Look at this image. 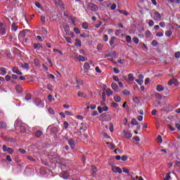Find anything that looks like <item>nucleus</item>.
Here are the masks:
<instances>
[{"label": "nucleus", "mask_w": 180, "mask_h": 180, "mask_svg": "<svg viewBox=\"0 0 180 180\" xmlns=\"http://www.w3.org/2000/svg\"><path fill=\"white\" fill-rule=\"evenodd\" d=\"M100 120L102 122H109L110 120V115L107 113H103L100 115Z\"/></svg>", "instance_id": "39448f33"}, {"label": "nucleus", "mask_w": 180, "mask_h": 180, "mask_svg": "<svg viewBox=\"0 0 180 180\" xmlns=\"http://www.w3.org/2000/svg\"><path fill=\"white\" fill-rule=\"evenodd\" d=\"M41 31H42V33H44V34H47L49 33V32L47 31V28L44 27L41 28Z\"/></svg>", "instance_id": "603ef678"}, {"label": "nucleus", "mask_w": 180, "mask_h": 180, "mask_svg": "<svg viewBox=\"0 0 180 180\" xmlns=\"http://www.w3.org/2000/svg\"><path fill=\"white\" fill-rule=\"evenodd\" d=\"M34 50H39V49H43V46L40 44H34Z\"/></svg>", "instance_id": "a878e982"}, {"label": "nucleus", "mask_w": 180, "mask_h": 180, "mask_svg": "<svg viewBox=\"0 0 180 180\" xmlns=\"http://www.w3.org/2000/svg\"><path fill=\"white\" fill-rule=\"evenodd\" d=\"M69 161H74L75 158H74V154L72 153H69Z\"/></svg>", "instance_id": "79ce46f5"}, {"label": "nucleus", "mask_w": 180, "mask_h": 180, "mask_svg": "<svg viewBox=\"0 0 180 180\" xmlns=\"http://www.w3.org/2000/svg\"><path fill=\"white\" fill-rule=\"evenodd\" d=\"M151 36V32H150V30H148L145 32V37L148 38L150 37Z\"/></svg>", "instance_id": "8fccbe9b"}, {"label": "nucleus", "mask_w": 180, "mask_h": 180, "mask_svg": "<svg viewBox=\"0 0 180 180\" xmlns=\"http://www.w3.org/2000/svg\"><path fill=\"white\" fill-rule=\"evenodd\" d=\"M68 144L70 146L71 150H75V146H77V139H69Z\"/></svg>", "instance_id": "7ed1b4c3"}, {"label": "nucleus", "mask_w": 180, "mask_h": 180, "mask_svg": "<svg viewBox=\"0 0 180 180\" xmlns=\"http://www.w3.org/2000/svg\"><path fill=\"white\" fill-rule=\"evenodd\" d=\"M155 98H157V99H162V96L161 94H160L159 93H156L155 94Z\"/></svg>", "instance_id": "864d4df0"}, {"label": "nucleus", "mask_w": 180, "mask_h": 180, "mask_svg": "<svg viewBox=\"0 0 180 180\" xmlns=\"http://www.w3.org/2000/svg\"><path fill=\"white\" fill-rule=\"evenodd\" d=\"M103 39L105 42L108 41L109 40V37L108 36V34H104L103 36Z\"/></svg>", "instance_id": "3c124183"}, {"label": "nucleus", "mask_w": 180, "mask_h": 180, "mask_svg": "<svg viewBox=\"0 0 180 180\" xmlns=\"http://www.w3.org/2000/svg\"><path fill=\"white\" fill-rule=\"evenodd\" d=\"M88 8L90 11H92L93 12H98V11L99 10V7H98V6H96V4L94 3H89Z\"/></svg>", "instance_id": "20e7f679"}, {"label": "nucleus", "mask_w": 180, "mask_h": 180, "mask_svg": "<svg viewBox=\"0 0 180 180\" xmlns=\"http://www.w3.org/2000/svg\"><path fill=\"white\" fill-rule=\"evenodd\" d=\"M91 169H92L93 175L96 174L97 169H96V166H94V165L91 166Z\"/></svg>", "instance_id": "a18cd8bd"}, {"label": "nucleus", "mask_w": 180, "mask_h": 180, "mask_svg": "<svg viewBox=\"0 0 180 180\" xmlns=\"http://www.w3.org/2000/svg\"><path fill=\"white\" fill-rule=\"evenodd\" d=\"M0 74L1 75H6V69L5 68H0Z\"/></svg>", "instance_id": "cd10ccee"}, {"label": "nucleus", "mask_w": 180, "mask_h": 180, "mask_svg": "<svg viewBox=\"0 0 180 180\" xmlns=\"http://www.w3.org/2000/svg\"><path fill=\"white\" fill-rule=\"evenodd\" d=\"M128 79H129L130 81H134V76H133V74L129 73L128 75Z\"/></svg>", "instance_id": "37998d69"}, {"label": "nucleus", "mask_w": 180, "mask_h": 180, "mask_svg": "<svg viewBox=\"0 0 180 180\" xmlns=\"http://www.w3.org/2000/svg\"><path fill=\"white\" fill-rule=\"evenodd\" d=\"M153 19L156 22H160V20H161V19H162L161 14L158 11H155V15L153 16Z\"/></svg>", "instance_id": "423d86ee"}, {"label": "nucleus", "mask_w": 180, "mask_h": 180, "mask_svg": "<svg viewBox=\"0 0 180 180\" xmlns=\"http://www.w3.org/2000/svg\"><path fill=\"white\" fill-rule=\"evenodd\" d=\"M169 178H171V176L169 175V173H167L164 180H169Z\"/></svg>", "instance_id": "338daca9"}, {"label": "nucleus", "mask_w": 180, "mask_h": 180, "mask_svg": "<svg viewBox=\"0 0 180 180\" xmlns=\"http://www.w3.org/2000/svg\"><path fill=\"white\" fill-rule=\"evenodd\" d=\"M133 41H134L135 44H139L140 39H139L137 37H134Z\"/></svg>", "instance_id": "bf43d9fd"}, {"label": "nucleus", "mask_w": 180, "mask_h": 180, "mask_svg": "<svg viewBox=\"0 0 180 180\" xmlns=\"http://www.w3.org/2000/svg\"><path fill=\"white\" fill-rule=\"evenodd\" d=\"M4 153H8V154H13V149L12 148H8L5 145L3 146Z\"/></svg>", "instance_id": "0eeeda50"}, {"label": "nucleus", "mask_w": 180, "mask_h": 180, "mask_svg": "<svg viewBox=\"0 0 180 180\" xmlns=\"http://www.w3.org/2000/svg\"><path fill=\"white\" fill-rule=\"evenodd\" d=\"M122 133L124 137H126V139H131L132 135H131V133H130V131L127 130H124Z\"/></svg>", "instance_id": "ddd939ff"}, {"label": "nucleus", "mask_w": 180, "mask_h": 180, "mask_svg": "<svg viewBox=\"0 0 180 180\" xmlns=\"http://www.w3.org/2000/svg\"><path fill=\"white\" fill-rule=\"evenodd\" d=\"M84 72H88L89 68H91V65L88 63H85L84 65Z\"/></svg>", "instance_id": "a211bd4d"}, {"label": "nucleus", "mask_w": 180, "mask_h": 180, "mask_svg": "<svg viewBox=\"0 0 180 180\" xmlns=\"http://www.w3.org/2000/svg\"><path fill=\"white\" fill-rule=\"evenodd\" d=\"M152 46H154L155 47V46L158 45V41H157V40H153L151 43Z\"/></svg>", "instance_id": "680f3d73"}, {"label": "nucleus", "mask_w": 180, "mask_h": 180, "mask_svg": "<svg viewBox=\"0 0 180 180\" xmlns=\"http://www.w3.org/2000/svg\"><path fill=\"white\" fill-rule=\"evenodd\" d=\"M62 177L63 179H68V171L65 170L62 173Z\"/></svg>", "instance_id": "5701e85b"}, {"label": "nucleus", "mask_w": 180, "mask_h": 180, "mask_svg": "<svg viewBox=\"0 0 180 180\" xmlns=\"http://www.w3.org/2000/svg\"><path fill=\"white\" fill-rule=\"evenodd\" d=\"M15 91L18 93V94H22V86L18 84L15 86Z\"/></svg>", "instance_id": "bb28decb"}, {"label": "nucleus", "mask_w": 180, "mask_h": 180, "mask_svg": "<svg viewBox=\"0 0 180 180\" xmlns=\"http://www.w3.org/2000/svg\"><path fill=\"white\" fill-rule=\"evenodd\" d=\"M138 77L139 79H136L135 81L139 85H143V82H144V76H143V75H139Z\"/></svg>", "instance_id": "6e6552de"}, {"label": "nucleus", "mask_w": 180, "mask_h": 180, "mask_svg": "<svg viewBox=\"0 0 180 180\" xmlns=\"http://www.w3.org/2000/svg\"><path fill=\"white\" fill-rule=\"evenodd\" d=\"M156 140L158 143H159V144H161V143H162V137L160 135L158 136Z\"/></svg>", "instance_id": "58836bf2"}, {"label": "nucleus", "mask_w": 180, "mask_h": 180, "mask_svg": "<svg viewBox=\"0 0 180 180\" xmlns=\"http://www.w3.org/2000/svg\"><path fill=\"white\" fill-rule=\"evenodd\" d=\"M148 25L150 26V27H153L154 26V20H150L148 22Z\"/></svg>", "instance_id": "69168bd1"}, {"label": "nucleus", "mask_w": 180, "mask_h": 180, "mask_svg": "<svg viewBox=\"0 0 180 180\" xmlns=\"http://www.w3.org/2000/svg\"><path fill=\"white\" fill-rule=\"evenodd\" d=\"M117 12L120 13L121 15H124V16H129V12H127V11L120 9H117Z\"/></svg>", "instance_id": "412c9836"}, {"label": "nucleus", "mask_w": 180, "mask_h": 180, "mask_svg": "<svg viewBox=\"0 0 180 180\" xmlns=\"http://www.w3.org/2000/svg\"><path fill=\"white\" fill-rule=\"evenodd\" d=\"M25 99L26 101H30V99H32V94L27 93L25 95Z\"/></svg>", "instance_id": "e433bc0d"}, {"label": "nucleus", "mask_w": 180, "mask_h": 180, "mask_svg": "<svg viewBox=\"0 0 180 180\" xmlns=\"http://www.w3.org/2000/svg\"><path fill=\"white\" fill-rule=\"evenodd\" d=\"M15 127H18V130L20 133H26V127L22 125V121L20 120H16L14 124Z\"/></svg>", "instance_id": "f257e3e1"}, {"label": "nucleus", "mask_w": 180, "mask_h": 180, "mask_svg": "<svg viewBox=\"0 0 180 180\" xmlns=\"http://www.w3.org/2000/svg\"><path fill=\"white\" fill-rule=\"evenodd\" d=\"M6 34V25L0 22V36H5Z\"/></svg>", "instance_id": "f03ea898"}, {"label": "nucleus", "mask_w": 180, "mask_h": 180, "mask_svg": "<svg viewBox=\"0 0 180 180\" xmlns=\"http://www.w3.org/2000/svg\"><path fill=\"white\" fill-rule=\"evenodd\" d=\"M114 101L115 102H120V101H122V98L119 96H115Z\"/></svg>", "instance_id": "c9c22d12"}, {"label": "nucleus", "mask_w": 180, "mask_h": 180, "mask_svg": "<svg viewBox=\"0 0 180 180\" xmlns=\"http://www.w3.org/2000/svg\"><path fill=\"white\" fill-rule=\"evenodd\" d=\"M11 29H13L14 30V32H16V30H18V26H16L15 22H13V24L11 25Z\"/></svg>", "instance_id": "ea45409f"}, {"label": "nucleus", "mask_w": 180, "mask_h": 180, "mask_svg": "<svg viewBox=\"0 0 180 180\" xmlns=\"http://www.w3.org/2000/svg\"><path fill=\"white\" fill-rule=\"evenodd\" d=\"M12 71L14 74H18V75H22V72H20V70H19V68L14 67L12 69Z\"/></svg>", "instance_id": "2eb2a0df"}, {"label": "nucleus", "mask_w": 180, "mask_h": 180, "mask_svg": "<svg viewBox=\"0 0 180 180\" xmlns=\"http://www.w3.org/2000/svg\"><path fill=\"white\" fill-rule=\"evenodd\" d=\"M41 136H43V132L41 131H37L35 132L36 137H41Z\"/></svg>", "instance_id": "473e14b6"}, {"label": "nucleus", "mask_w": 180, "mask_h": 180, "mask_svg": "<svg viewBox=\"0 0 180 180\" xmlns=\"http://www.w3.org/2000/svg\"><path fill=\"white\" fill-rule=\"evenodd\" d=\"M34 103L36 105V106H39V105H41V100L39 98H35Z\"/></svg>", "instance_id": "4be33fe9"}, {"label": "nucleus", "mask_w": 180, "mask_h": 180, "mask_svg": "<svg viewBox=\"0 0 180 180\" xmlns=\"http://www.w3.org/2000/svg\"><path fill=\"white\" fill-rule=\"evenodd\" d=\"M76 82L77 85H83L84 84V81L79 80V79H76Z\"/></svg>", "instance_id": "4d7b16f0"}, {"label": "nucleus", "mask_w": 180, "mask_h": 180, "mask_svg": "<svg viewBox=\"0 0 180 180\" xmlns=\"http://www.w3.org/2000/svg\"><path fill=\"white\" fill-rule=\"evenodd\" d=\"M101 26H102V21H99V22L98 24H96L94 25V27H96V29H99V27H101Z\"/></svg>", "instance_id": "5fc2aeb1"}, {"label": "nucleus", "mask_w": 180, "mask_h": 180, "mask_svg": "<svg viewBox=\"0 0 180 180\" xmlns=\"http://www.w3.org/2000/svg\"><path fill=\"white\" fill-rule=\"evenodd\" d=\"M18 151H20V153H21V154H26V150L23 148H19Z\"/></svg>", "instance_id": "0e129e2a"}, {"label": "nucleus", "mask_w": 180, "mask_h": 180, "mask_svg": "<svg viewBox=\"0 0 180 180\" xmlns=\"http://www.w3.org/2000/svg\"><path fill=\"white\" fill-rule=\"evenodd\" d=\"M75 46H76V47H81V46H82V42L81 41V39L77 38L75 41Z\"/></svg>", "instance_id": "f3484780"}, {"label": "nucleus", "mask_w": 180, "mask_h": 180, "mask_svg": "<svg viewBox=\"0 0 180 180\" xmlns=\"http://www.w3.org/2000/svg\"><path fill=\"white\" fill-rule=\"evenodd\" d=\"M88 128L86 127V123L82 122L80 124L79 130H83L84 131H86V129Z\"/></svg>", "instance_id": "dca6fc26"}, {"label": "nucleus", "mask_w": 180, "mask_h": 180, "mask_svg": "<svg viewBox=\"0 0 180 180\" xmlns=\"http://www.w3.org/2000/svg\"><path fill=\"white\" fill-rule=\"evenodd\" d=\"M111 88H112L114 91H116V90H117V89L119 88V86H117V84H116V83H112V84H111Z\"/></svg>", "instance_id": "7c9ffc66"}, {"label": "nucleus", "mask_w": 180, "mask_h": 180, "mask_svg": "<svg viewBox=\"0 0 180 180\" xmlns=\"http://www.w3.org/2000/svg\"><path fill=\"white\" fill-rule=\"evenodd\" d=\"M77 96H79V98H86V94H85L83 92H81V91H79L77 93Z\"/></svg>", "instance_id": "c85d7f7f"}, {"label": "nucleus", "mask_w": 180, "mask_h": 180, "mask_svg": "<svg viewBox=\"0 0 180 180\" xmlns=\"http://www.w3.org/2000/svg\"><path fill=\"white\" fill-rule=\"evenodd\" d=\"M105 92H106L107 96H110L111 95H113V91H112L110 89H107Z\"/></svg>", "instance_id": "72a5a7b5"}, {"label": "nucleus", "mask_w": 180, "mask_h": 180, "mask_svg": "<svg viewBox=\"0 0 180 180\" xmlns=\"http://www.w3.org/2000/svg\"><path fill=\"white\" fill-rule=\"evenodd\" d=\"M156 90L158 92H162V91H164V86L161 84H158L156 87Z\"/></svg>", "instance_id": "393cba45"}, {"label": "nucleus", "mask_w": 180, "mask_h": 180, "mask_svg": "<svg viewBox=\"0 0 180 180\" xmlns=\"http://www.w3.org/2000/svg\"><path fill=\"white\" fill-rule=\"evenodd\" d=\"M165 36L167 37H171V36H172V30H167L165 32Z\"/></svg>", "instance_id": "f704fd0d"}, {"label": "nucleus", "mask_w": 180, "mask_h": 180, "mask_svg": "<svg viewBox=\"0 0 180 180\" xmlns=\"http://www.w3.org/2000/svg\"><path fill=\"white\" fill-rule=\"evenodd\" d=\"M139 124V122H137V120H136V118H133L131 121V124H133L134 126H136Z\"/></svg>", "instance_id": "4c0bfd02"}, {"label": "nucleus", "mask_w": 180, "mask_h": 180, "mask_svg": "<svg viewBox=\"0 0 180 180\" xmlns=\"http://www.w3.org/2000/svg\"><path fill=\"white\" fill-rule=\"evenodd\" d=\"M129 158L127 157V155H122V157L121 158V160H122V161H127V159H128Z\"/></svg>", "instance_id": "13d9d810"}, {"label": "nucleus", "mask_w": 180, "mask_h": 180, "mask_svg": "<svg viewBox=\"0 0 180 180\" xmlns=\"http://www.w3.org/2000/svg\"><path fill=\"white\" fill-rule=\"evenodd\" d=\"M102 49H103V45L101 44H98L97 45V50H98V51H101Z\"/></svg>", "instance_id": "de8ad7c7"}, {"label": "nucleus", "mask_w": 180, "mask_h": 180, "mask_svg": "<svg viewBox=\"0 0 180 180\" xmlns=\"http://www.w3.org/2000/svg\"><path fill=\"white\" fill-rule=\"evenodd\" d=\"M27 158L32 162H36V159H34L33 156H27Z\"/></svg>", "instance_id": "49530a36"}, {"label": "nucleus", "mask_w": 180, "mask_h": 180, "mask_svg": "<svg viewBox=\"0 0 180 180\" xmlns=\"http://www.w3.org/2000/svg\"><path fill=\"white\" fill-rule=\"evenodd\" d=\"M178 80L176 79H172L169 81L168 85L169 86H172V85H175V86H178Z\"/></svg>", "instance_id": "1a4fd4ad"}, {"label": "nucleus", "mask_w": 180, "mask_h": 180, "mask_svg": "<svg viewBox=\"0 0 180 180\" xmlns=\"http://www.w3.org/2000/svg\"><path fill=\"white\" fill-rule=\"evenodd\" d=\"M97 110L98 111V113H103V109L101 106H98L97 108Z\"/></svg>", "instance_id": "e2e57ef3"}, {"label": "nucleus", "mask_w": 180, "mask_h": 180, "mask_svg": "<svg viewBox=\"0 0 180 180\" xmlns=\"http://www.w3.org/2000/svg\"><path fill=\"white\" fill-rule=\"evenodd\" d=\"M159 26H160V27H165V22H162L159 23Z\"/></svg>", "instance_id": "774afa93"}, {"label": "nucleus", "mask_w": 180, "mask_h": 180, "mask_svg": "<svg viewBox=\"0 0 180 180\" xmlns=\"http://www.w3.org/2000/svg\"><path fill=\"white\" fill-rule=\"evenodd\" d=\"M174 57H175V58H180V52L179 51H178V52H176L175 53H174Z\"/></svg>", "instance_id": "052dcab7"}, {"label": "nucleus", "mask_w": 180, "mask_h": 180, "mask_svg": "<svg viewBox=\"0 0 180 180\" xmlns=\"http://www.w3.org/2000/svg\"><path fill=\"white\" fill-rule=\"evenodd\" d=\"M78 60H79V61H82V63H84V61L86 60V59H85V57H84L82 56H79Z\"/></svg>", "instance_id": "a19ab883"}, {"label": "nucleus", "mask_w": 180, "mask_h": 180, "mask_svg": "<svg viewBox=\"0 0 180 180\" xmlns=\"http://www.w3.org/2000/svg\"><path fill=\"white\" fill-rule=\"evenodd\" d=\"M74 32H75V33H76V34H79V33H81V31H79V28H78V27H75Z\"/></svg>", "instance_id": "6e6d98bb"}, {"label": "nucleus", "mask_w": 180, "mask_h": 180, "mask_svg": "<svg viewBox=\"0 0 180 180\" xmlns=\"http://www.w3.org/2000/svg\"><path fill=\"white\" fill-rule=\"evenodd\" d=\"M8 124L4 121H0V129H6Z\"/></svg>", "instance_id": "aec40b11"}, {"label": "nucleus", "mask_w": 180, "mask_h": 180, "mask_svg": "<svg viewBox=\"0 0 180 180\" xmlns=\"http://www.w3.org/2000/svg\"><path fill=\"white\" fill-rule=\"evenodd\" d=\"M106 95L105 94V93L102 94V101L101 102V106H105V105H106Z\"/></svg>", "instance_id": "4468645a"}, {"label": "nucleus", "mask_w": 180, "mask_h": 180, "mask_svg": "<svg viewBox=\"0 0 180 180\" xmlns=\"http://www.w3.org/2000/svg\"><path fill=\"white\" fill-rule=\"evenodd\" d=\"M116 39L115 37H112L111 39L109 41L110 45L113 46L115 44V40Z\"/></svg>", "instance_id": "2f4dec72"}, {"label": "nucleus", "mask_w": 180, "mask_h": 180, "mask_svg": "<svg viewBox=\"0 0 180 180\" xmlns=\"http://www.w3.org/2000/svg\"><path fill=\"white\" fill-rule=\"evenodd\" d=\"M126 41L127 43H131V37L130 35L126 36Z\"/></svg>", "instance_id": "c03bdc74"}, {"label": "nucleus", "mask_w": 180, "mask_h": 180, "mask_svg": "<svg viewBox=\"0 0 180 180\" xmlns=\"http://www.w3.org/2000/svg\"><path fill=\"white\" fill-rule=\"evenodd\" d=\"M7 143H16V139L12 137H6Z\"/></svg>", "instance_id": "6ab92c4d"}, {"label": "nucleus", "mask_w": 180, "mask_h": 180, "mask_svg": "<svg viewBox=\"0 0 180 180\" xmlns=\"http://www.w3.org/2000/svg\"><path fill=\"white\" fill-rule=\"evenodd\" d=\"M112 171L115 173L118 172V174H122V169L117 166H112Z\"/></svg>", "instance_id": "9b49d317"}, {"label": "nucleus", "mask_w": 180, "mask_h": 180, "mask_svg": "<svg viewBox=\"0 0 180 180\" xmlns=\"http://www.w3.org/2000/svg\"><path fill=\"white\" fill-rule=\"evenodd\" d=\"M19 67L20 68H22V70H26L27 71V70H29V64H27V63H19L18 64Z\"/></svg>", "instance_id": "f8f14e48"}, {"label": "nucleus", "mask_w": 180, "mask_h": 180, "mask_svg": "<svg viewBox=\"0 0 180 180\" xmlns=\"http://www.w3.org/2000/svg\"><path fill=\"white\" fill-rule=\"evenodd\" d=\"M63 29L65 30V32H63V37L65 39V40H66V41H68V26H65L63 27Z\"/></svg>", "instance_id": "9d476101"}, {"label": "nucleus", "mask_w": 180, "mask_h": 180, "mask_svg": "<svg viewBox=\"0 0 180 180\" xmlns=\"http://www.w3.org/2000/svg\"><path fill=\"white\" fill-rule=\"evenodd\" d=\"M82 29H84V30H88V29H89V25L88 22H84L82 23Z\"/></svg>", "instance_id": "b1692460"}, {"label": "nucleus", "mask_w": 180, "mask_h": 180, "mask_svg": "<svg viewBox=\"0 0 180 180\" xmlns=\"http://www.w3.org/2000/svg\"><path fill=\"white\" fill-rule=\"evenodd\" d=\"M122 94L126 96H129V95H130V92L129 91V90H126V89L122 91Z\"/></svg>", "instance_id": "09e8293b"}, {"label": "nucleus", "mask_w": 180, "mask_h": 180, "mask_svg": "<svg viewBox=\"0 0 180 180\" xmlns=\"http://www.w3.org/2000/svg\"><path fill=\"white\" fill-rule=\"evenodd\" d=\"M26 37V32L25 30L20 31L19 33V37L23 39V37Z\"/></svg>", "instance_id": "c756f323"}]
</instances>
